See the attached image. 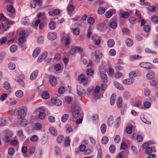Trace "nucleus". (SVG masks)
Returning a JSON list of instances; mask_svg holds the SVG:
<instances>
[{
    "label": "nucleus",
    "mask_w": 158,
    "mask_h": 158,
    "mask_svg": "<svg viewBox=\"0 0 158 158\" xmlns=\"http://www.w3.org/2000/svg\"><path fill=\"white\" fill-rule=\"evenodd\" d=\"M1 27L5 31H6L9 27V24L7 23H2Z\"/></svg>",
    "instance_id": "nucleus-51"
},
{
    "label": "nucleus",
    "mask_w": 158,
    "mask_h": 158,
    "mask_svg": "<svg viewBox=\"0 0 158 158\" xmlns=\"http://www.w3.org/2000/svg\"><path fill=\"white\" fill-rule=\"evenodd\" d=\"M92 32L89 31V38L96 45H98L101 42V40L100 37L96 34L92 35Z\"/></svg>",
    "instance_id": "nucleus-4"
},
{
    "label": "nucleus",
    "mask_w": 158,
    "mask_h": 158,
    "mask_svg": "<svg viewBox=\"0 0 158 158\" xmlns=\"http://www.w3.org/2000/svg\"><path fill=\"white\" fill-rule=\"evenodd\" d=\"M108 70V75L110 77H112L114 73V70L110 67L109 68Z\"/></svg>",
    "instance_id": "nucleus-52"
},
{
    "label": "nucleus",
    "mask_w": 158,
    "mask_h": 158,
    "mask_svg": "<svg viewBox=\"0 0 158 158\" xmlns=\"http://www.w3.org/2000/svg\"><path fill=\"white\" fill-rule=\"evenodd\" d=\"M49 28L52 30L54 29L56 27V24L54 21H51L49 24Z\"/></svg>",
    "instance_id": "nucleus-36"
},
{
    "label": "nucleus",
    "mask_w": 158,
    "mask_h": 158,
    "mask_svg": "<svg viewBox=\"0 0 158 158\" xmlns=\"http://www.w3.org/2000/svg\"><path fill=\"white\" fill-rule=\"evenodd\" d=\"M35 129L38 131L40 130L42 128L41 124L40 123H36L34 125Z\"/></svg>",
    "instance_id": "nucleus-41"
},
{
    "label": "nucleus",
    "mask_w": 158,
    "mask_h": 158,
    "mask_svg": "<svg viewBox=\"0 0 158 158\" xmlns=\"http://www.w3.org/2000/svg\"><path fill=\"white\" fill-rule=\"evenodd\" d=\"M96 147L98 150L97 158H101L102 156V150L101 148V146L100 145L98 144L97 145Z\"/></svg>",
    "instance_id": "nucleus-20"
},
{
    "label": "nucleus",
    "mask_w": 158,
    "mask_h": 158,
    "mask_svg": "<svg viewBox=\"0 0 158 158\" xmlns=\"http://www.w3.org/2000/svg\"><path fill=\"white\" fill-rule=\"evenodd\" d=\"M114 42L113 39H110L107 41V45L109 48L113 47L114 45Z\"/></svg>",
    "instance_id": "nucleus-31"
},
{
    "label": "nucleus",
    "mask_w": 158,
    "mask_h": 158,
    "mask_svg": "<svg viewBox=\"0 0 158 158\" xmlns=\"http://www.w3.org/2000/svg\"><path fill=\"white\" fill-rule=\"evenodd\" d=\"M110 152L111 153H114L115 152V148L113 144L110 145L109 148Z\"/></svg>",
    "instance_id": "nucleus-48"
},
{
    "label": "nucleus",
    "mask_w": 158,
    "mask_h": 158,
    "mask_svg": "<svg viewBox=\"0 0 158 158\" xmlns=\"http://www.w3.org/2000/svg\"><path fill=\"white\" fill-rule=\"evenodd\" d=\"M80 114V109L74 110L72 112V115L73 118H77Z\"/></svg>",
    "instance_id": "nucleus-25"
},
{
    "label": "nucleus",
    "mask_w": 158,
    "mask_h": 158,
    "mask_svg": "<svg viewBox=\"0 0 158 158\" xmlns=\"http://www.w3.org/2000/svg\"><path fill=\"white\" fill-rule=\"evenodd\" d=\"M98 118V116L97 114H93L91 118V119L93 121H96Z\"/></svg>",
    "instance_id": "nucleus-64"
},
{
    "label": "nucleus",
    "mask_w": 158,
    "mask_h": 158,
    "mask_svg": "<svg viewBox=\"0 0 158 158\" xmlns=\"http://www.w3.org/2000/svg\"><path fill=\"white\" fill-rule=\"evenodd\" d=\"M110 26L112 28L115 29L116 27L117 24L115 22L112 21L110 23Z\"/></svg>",
    "instance_id": "nucleus-59"
},
{
    "label": "nucleus",
    "mask_w": 158,
    "mask_h": 158,
    "mask_svg": "<svg viewBox=\"0 0 158 158\" xmlns=\"http://www.w3.org/2000/svg\"><path fill=\"white\" fill-rule=\"evenodd\" d=\"M139 65L141 67L145 69L146 70L153 68V65L152 64L148 62H142L139 64Z\"/></svg>",
    "instance_id": "nucleus-7"
},
{
    "label": "nucleus",
    "mask_w": 158,
    "mask_h": 158,
    "mask_svg": "<svg viewBox=\"0 0 158 158\" xmlns=\"http://www.w3.org/2000/svg\"><path fill=\"white\" fill-rule=\"evenodd\" d=\"M154 76V73L153 71H150L147 74L146 77L148 79H152Z\"/></svg>",
    "instance_id": "nucleus-28"
},
{
    "label": "nucleus",
    "mask_w": 158,
    "mask_h": 158,
    "mask_svg": "<svg viewBox=\"0 0 158 158\" xmlns=\"http://www.w3.org/2000/svg\"><path fill=\"white\" fill-rule=\"evenodd\" d=\"M63 138V135H58L56 139L57 142L59 143H61L62 142Z\"/></svg>",
    "instance_id": "nucleus-53"
},
{
    "label": "nucleus",
    "mask_w": 158,
    "mask_h": 158,
    "mask_svg": "<svg viewBox=\"0 0 158 158\" xmlns=\"http://www.w3.org/2000/svg\"><path fill=\"white\" fill-rule=\"evenodd\" d=\"M115 94H112L110 98V104L111 105H113L115 103V100L116 98Z\"/></svg>",
    "instance_id": "nucleus-35"
},
{
    "label": "nucleus",
    "mask_w": 158,
    "mask_h": 158,
    "mask_svg": "<svg viewBox=\"0 0 158 158\" xmlns=\"http://www.w3.org/2000/svg\"><path fill=\"white\" fill-rule=\"evenodd\" d=\"M42 98L44 99H48L49 97V93L46 91H44L43 92L41 95Z\"/></svg>",
    "instance_id": "nucleus-26"
},
{
    "label": "nucleus",
    "mask_w": 158,
    "mask_h": 158,
    "mask_svg": "<svg viewBox=\"0 0 158 158\" xmlns=\"http://www.w3.org/2000/svg\"><path fill=\"white\" fill-rule=\"evenodd\" d=\"M27 109L25 107L19 108L17 112L18 118L22 119L24 118L27 115Z\"/></svg>",
    "instance_id": "nucleus-3"
},
{
    "label": "nucleus",
    "mask_w": 158,
    "mask_h": 158,
    "mask_svg": "<svg viewBox=\"0 0 158 158\" xmlns=\"http://www.w3.org/2000/svg\"><path fill=\"white\" fill-rule=\"evenodd\" d=\"M130 23L132 25L135 24L137 22L136 19L135 17H131L128 19Z\"/></svg>",
    "instance_id": "nucleus-38"
},
{
    "label": "nucleus",
    "mask_w": 158,
    "mask_h": 158,
    "mask_svg": "<svg viewBox=\"0 0 158 158\" xmlns=\"http://www.w3.org/2000/svg\"><path fill=\"white\" fill-rule=\"evenodd\" d=\"M37 41L39 44H42L44 41V37L42 36L39 37L37 39Z\"/></svg>",
    "instance_id": "nucleus-62"
},
{
    "label": "nucleus",
    "mask_w": 158,
    "mask_h": 158,
    "mask_svg": "<svg viewBox=\"0 0 158 158\" xmlns=\"http://www.w3.org/2000/svg\"><path fill=\"white\" fill-rule=\"evenodd\" d=\"M13 135L12 133H11L9 136H6L3 138V140L4 142L6 143H8L10 140V138Z\"/></svg>",
    "instance_id": "nucleus-27"
},
{
    "label": "nucleus",
    "mask_w": 158,
    "mask_h": 158,
    "mask_svg": "<svg viewBox=\"0 0 158 158\" xmlns=\"http://www.w3.org/2000/svg\"><path fill=\"white\" fill-rule=\"evenodd\" d=\"M49 78L50 84L52 86H55L57 83L56 78L53 76L50 75Z\"/></svg>",
    "instance_id": "nucleus-12"
},
{
    "label": "nucleus",
    "mask_w": 158,
    "mask_h": 158,
    "mask_svg": "<svg viewBox=\"0 0 158 158\" xmlns=\"http://www.w3.org/2000/svg\"><path fill=\"white\" fill-rule=\"evenodd\" d=\"M103 54L101 51L100 50H96L94 52L91 53V56L94 61L96 63H99L100 59L102 58Z\"/></svg>",
    "instance_id": "nucleus-1"
},
{
    "label": "nucleus",
    "mask_w": 158,
    "mask_h": 158,
    "mask_svg": "<svg viewBox=\"0 0 158 158\" xmlns=\"http://www.w3.org/2000/svg\"><path fill=\"white\" fill-rule=\"evenodd\" d=\"M57 37L56 34L55 32H50L48 35V38L50 40H54Z\"/></svg>",
    "instance_id": "nucleus-15"
},
{
    "label": "nucleus",
    "mask_w": 158,
    "mask_h": 158,
    "mask_svg": "<svg viewBox=\"0 0 158 158\" xmlns=\"http://www.w3.org/2000/svg\"><path fill=\"white\" fill-rule=\"evenodd\" d=\"M41 49L40 48H36L34 51L33 54L32 56L34 57H36L39 54L40 52Z\"/></svg>",
    "instance_id": "nucleus-21"
},
{
    "label": "nucleus",
    "mask_w": 158,
    "mask_h": 158,
    "mask_svg": "<svg viewBox=\"0 0 158 158\" xmlns=\"http://www.w3.org/2000/svg\"><path fill=\"white\" fill-rule=\"evenodd\" d=\"M28 124V122L27 120L26 119H23L21 122L20 124L22 126L25 127Z\"/></svg>",
    "instance_id": "nucleus-47"
},
{
    "label": "nucleus",
    "mask_w": 158,
    "mask_h": 158,
    "mask_svg": "<svg viewBox=\"0 0 158 158\" xmlns=\"http://www.w3.org/2000/svg\"><path fill=\"white\" fill-rule=\"evenodd\" d=\"M140 118L142 121L144 123L148 124H149L151 123L150 122L147 121L143 115H141L140 116Z\"/></svg>",
    "instance_id": "nucleus-58"
},
{
    "label": "nucleus",
    "mask_w": 158,
    "mask_h": 158,
    "mask_svg": "<svg viewBox=\"0 0 158 158\" xmlns=\"http://www.w3.org/2000/svg\"><path fill=\"white\" fill-rule=\"evenodd\" d=\"M24 78V76L23 75H19L17 78V81L19 83V85L23 87L25 86V84L23 81V79Z\"/></svg>",
    "instance_id": "nucleus-8"
},
{
    "label": "nucleus",
    "mask_w": 158,
    "mask_h": 158,
    "mask_svg": "<svg viewBox=\"0 0 158 158\" xmlns=\"http://www.w3.org/2000/svg\"><path fill=\"white\" fill-rule=\"evenodd\" d=\"M40 110L39 111V118L40 119H44L46 116V114L44 112V107H40Z\"/></svg>",
    "instance_id": "nucleus-9"
},
{
    "label": "nucleus",
    "mask_w": 158,
    "mask_h": 158,
    "mask_svg": "<svg viewBox=\"0 0 158 158\" xmlns=\"http://www.w3.org/2000/svg\"><path fill=\"white\" fill-rule=\"evenodd\" d=\"M114 85L117 89L121 90H123L124 89V88L123 86L117 81L114 82Z\"/></svg>",
    "instance_id": "nucleus-17"
},
{
    "label": "nucleus",
    "mask_w": 158,
    "mask_h": 158,
    "mask_svg": "<svg viewBox=\"0 0 158 158\" xmlns=\"http://www.w3.org/2000/svg\"><path fill=\"white\" fill-rule=\"evenodd\" d=\"M145 51L146 53H152L154 54H157V52H156L153 51L149 48H146L145 49Z\"/></svg>",
    "instance_id": "nucleus-50"
},
{
    "label": "nucleus",
    "mask_w": 158,
    "mask_h": 158,
    "mask_svg": "<svg viewBox=\"0 0 158 158\" xmlns=\"http://www.w3.org/2000/svg\"><path fill=\"white\" fill-rule=\"evenodd\" d=\"M122 99L121 97H119L117 102V106L118 108H120L122 105Z\"/></svg>",
    "instance_id": "nucleus-30"
},
{
    "label": "nucleus",
    "mask_w": 158,
    "mask_h": 158,
    "mask_svg": "<svg viewBox=\"0 0 158 158\" xmlns=\"http://www.w3.org/2000/svg\"><path fill=\"white\" fill-rule=\"evenodd\" d=\"M52 103L57 106H59L61 105L62 101L59 99L53 98L51 99Z\"/></svg>",
    "instance_id": "nucleus-13"
},
{
    "label": "nucleus",
    "mask_w": 158,
    "mask_h": 158,
    "mask_svg": "<svg viewBox=\"0 0 158 158\" xmlns=\"http://www.w3.org/2000/svg\"><path fill=\"white\" fill-rule=\"evenodd\" d=\"M38 73V71L35 70L31 74L30 76V79L31 80L35 79L37 77Z\"/></svg>",
    "instance_id": "nucleus-22"
},
{
    "label": "nucleus",
    "mask_w": 158,
    "mask_h": 158,
    "mask_svg": "<svg viewBox=\"0 0 158 158\" xmlns=\"http://www.w3.org/2000/svg\"><path fill=\"white\" fill-rule=\"evenodd\" d=\"M114 118L113 116H110L108 118L107 121V125L110 127H111L114 123Z\"/></svg>",
    "instance_id": "nucleus-18"
},
{
    "label": "nucleus",
    "mask_w": 158,
    "mask_h": 158,
    "mask_svg": "<svg viewBox=\"0 0 158 158\" xmlns=\"http://www.w3.org/2000/svg\"><path fill=\"white\" fill-rule=\"evenodd\" d=\"M135 79L133 78H129L124 80L123 83L126 85H129L133 84L135 81Z\"/></svg>",
    "instance_id": "nucleus-10"
},
{
    "label": "nucleus",
    "mask_w": 158,
    "mask_h": 158,
    "mask_svg": "<svg viewBox=\"0 0 158 158\" xmlns=\"http://www.w3.org/2000/svg\"><path fill=\"white\" fill-rule=\"evenodd\" d=\"M122 31L123 35H128L130 33L129 29L126 28H123L122 30Z\"/></svg>",
    "instance_id": "nucleus-49"
},
{
    "label": "nucleus",
    "mask_w": 158,
    "mask_h": 158,
    "mask_svg": "<svg viewBox=\"0 0 158 158\" xmlns=\"http://www.w3.org/2000/svg\"><path fill=\"white\" fill-rule=\"evenodd\" d=\"M69 115L68 114H63L61 117V121L63 123L65 122L69 118Z\"/></svg>",
    "instance_id": "nucleus-39"
},
{
    "label": "nucleus",
    "mask_w": 158,
    "mask_h": 158,
    "mask_svg": "<svg viewBox=\"0 0 158 158\" xmlns=\"http://www.w3.org/2000/svg\"><path fill=\"white\" fill-rule=\"evenodd\" d=\"M78 79L81 81L80 83L83 84L84 86L88 84V79L86 77L85 75L83 74H81L79 76Z\"/></svg>",
    "instance_id": "nucleus-5"
},
{
    "label": "nucleus",
    "mask_w": 158,
    "mask_h": 158,
    "mask_svg": "<svg viewBox=\"0 0 158 158\" xmlns=\"http://www.w3.org/2000/svg\"><path fill=\"white\" fill-rule=\"evenodd\" d=\"M47 55L48 53L47 52H44L43 54L38 57L37 60V62L40 63L42 62L47 56Z\"/></svg>",
    "instance_id": "nucleus-11"
},
{
    "label": "nucleus",
    "mask_w": 158,
    "mask_h": 158,
    "mask_svg": "<svg viewBox=\"0 0 158 158\" xmlns=\"http://www.w3.org/2000/svg\"><path fill=\"white\" fill-rule=\"evenodd\" d=\"M126 43L128 46H131L133 44L132 40L131 39L129 38H128L126 40Z\"/></svg>",
    "instance_id": "nucleus-46"
},
{
    "label": "nucleus",
    "mask_w": 158,
    "mask_h": 158,
    "mask_svg": "<svg viewBox=\"0 0 158 158\" xmlns=\"http://www.w3.org/2000/svg\"><path fill=\"white\" fill-rule=\"evenodd\" d=\"M75 9L74 6L73 5L68 4L67 9L68 13H71Z\"/></svg>",
    "instance_id": "nucleus-23"
},
{
    "label": "nucleus",
    "mask_w": 158,
    "mask_h": 158,
    "mask_svg": "<svg viewBox=\"0 0 158 158\" xmlns=\"http://www.w3.org/2000/svg\"><path fill=\"white\" fill-rule=\"evenodd\" d=\"M49 131L51 134L54 136H56L57 135V130L54 127H52L49 129Z\"/></svg>",
    "instance_id": "nucleus-19"
},
{
    "label": "nucleus",
    "mask_w": 158,
    "mask_h": 158,
    "mask_svg": "<svg viewBox=\"0 0 158 158\" xmlns=\"http://www.w3.org/2000/svg\"><path fill=\"white\" fill-rule=\"evenodd\" d=\"M140 74V72L139 71L136 70L130 72L129 74V76L130 78H133L139 75Z\"/></svg>",
    "instance_id": "nucleus-14"
},
{
    "label": "nucleus",
    "mask_w": 158,
    "mask_h": 158,
    "mask_svg": "<svg viewBox=\"0 0 158 158\" xmlns=\"http://www.w3.org/2000/svg\"><path fill=\"white\" fill-rule=\"evenodd\" d=\"M16 97L18 98H21L23 95V93L22 91L20 90H17L15 93Z\"/></svg>",
    "instance_id": "nucleus-29"
},
{
    "label": "nucleus",
    "mask_w": 158,
    "mask_h": 158,
    "mask_svg": "<svg viewBox=\"0 0 158 158\" xmlns=\"http://www.w3.org/2000/svg\"><path fill=\"white\" fill-rule=\"evenodd\" d=\"M101 78L102 81L105 83L107 82L108 81L107 79V75L106 73L103 72H101L100 73Z\"/></svg>",
    "instance_id": "nucleus-16"
},
{
    "label": "nucleus",
    "mask_w": 158,
    "mask_h": 158,
    "mask_svg": "<svg viewBox=\"0 0 158 158\" xmlns=\"http://www.w3.org/2000/svg\"><path fill=\"white\" fill-rule=\"evenodd\" d=\"M109 141V139L108 137L106 136H103L101 139L102 143L104 144H107Z\"/></svg>",
    "instance_id": "nucleus-32"
},
{
    "label": "nucleus",
    "mask_w": 158,
    "mask_h": 158,
    "mask_svg": "<svg viewBox=\"0 0 158 158\" xmlns=\"http://www.w3.org/2000/svg\"><path fill=\"white\" fill-rule=\"evenodd\" d=\"M10 85L8 81L5 82L3 84V88L6 90H9L10 88Z\"/></svg>",
    "instance_id": "nucleus-42"
},
{
    "label": "nucleus",
    "mask_w": 158,
    "mask_h": 158,
    "mask_svg": "<svg viewBox=\"0 0 158 158\" xmlns=\"http://www.w3.org/2000/svg\"><path fill=\"white\" fill-rule=\"evenodd\" d=\"M101 131L102 134H104L105 133L106 129V125L105 123L102 124L101 126Z\"/></svg>",
    "instance_id": "nucleus-33"
},
{
    "label": "nucleus",
    "mask_w": 158,
    "mask_h": 158,
    "mask_svg": "<svg viewBox=\"0 0 158 158\" xmlns=\"http://www.w3.org/2000/svg\"><path fill=\"white\" fill-rule=\"evenodd\" d=\"M73 32L75 35H78L80 33V29L78 27L75 28L73 29Z\"/></svg>",
    "instance_id": "nucleus-56"
},
{
    "label": "nucleus",
    "mask_w": 158,
    "mask_h": 158,
    "mask_svg": "<svg viewBox=\"0 0 158 158\" xmlns=\"http://www.w3.org/2000/svg\"><path fill=\"white\" fill-rule=\"evenodd\" d=\"M73 131V129L71 126L69 125H67L65 127V132L67 134L70 133Z\"/></svg>",
    "instance_id": "nucleus-24"
},
{
    "label": "nucleus",
    "mask_w": 158,
    "mask_h": 158,
    "mask_svg": "<svg viewBox=\"0 0 158 158\" xmlns=\"http://www.w3.org/2000/svg\"><path fill=\"white\" fill-rule=\"evenodd\" d=\"M15 152V149L13 148H10L8 149V153L10 156L13 155L14 154Z\"/></svg>",
    "instance_id": "nucleus-54"
},
{
    "label": "nucleus",
    "mask_w": 158,
    "mask_h": 158,
    "mask_svg": "<svg viewBox=\"0 0 158 158\" xmlns=\"http://www.w3.org/2000/svg\"><path fill=\"white\" fill-rule=\"evenodd\" d=\"M7 12L6 15L10 18L14 19L15 16V10L11 5H7L6 7Z\"/></svg>",
    "instance_id": "nucleus-2"
},
{
    "label": "nucleus",
    "mask_w": 158,
    "mask_h": 158,
    "mask_svg": "<svg viewBox=\"0 0 158 158\" xmlns=\"http://www.w3.org/2000/svg\"><path fill=\"white\" fill-rule=\"evenodd\" d=\"M143 29L144 31L147 32H149L150 31V27L148 25H144L143 27Z\"/></svg>",
    "instance_id": "nucleus-61"
},
{
    "label": "nucleus",
    "mask_w": 158,
    "mask_h": 158,
    "mask_svg": "<svg viewBox=\"0 0 158 158\" xmlns=\"http://www.w3.org/2000/svg\"><path fill=\"white\" fill-rule=\"evenodd\" d=\"M122 17L124 19H127L129 16V13L128 12H124L122 13Z\"/></svg>",
    "instance_id": "nucleus-57"
},
{
    "label": "nucleus",
    "mask_w": 158,
    "mask_h": 158,
    "mask_svg": "<svg viewBox=\"0 0 158 158\" xmlns=\"http://www.w3.org/2000/svg\"><path fill=\"white\" fill-rule=\"evenodd\" d=\"M42 155V151L41 150H37L35 153V158H41Z\"/></svg>",
    "instance_id": "nucleus-37"
},
{
    "label": "nucleus",
    "mask_w": 158,
    "mask_h": 158,
    "mask_svg": "<svg viewBox=\"0 0 158 158\" xmlns=\"http://www.w3.org/2000/svg\"><path fill=\"white\" fill-rule=\"evenodd\" d=\"M23 24L27 25L28 24L29 22V19L27 17H25L23 18L22 20Z\"/></svg>",
    "instance_id": "nucleus-45"
},
{
    "label": "nucleus",
    "mask_w": 158,
    "mask_h": 158,
    "mask_svg": "<svg viewBox=\"0 0 158 158\" xmlns=\"http://www.w3.org/2000/svg\"><path fill=\"white\" fill-rule=\"evenodd\" d=\"M106 9L103 7H100L98 10V13L100 15L102 14L105 13Z\"/></svg>",
    "instance_id": "nucleus-44"
},
{
    "label": "nucleus",
    "mask_w": 158,
    "mask_h": 158,
    "mask_svg": "<svg viewBox=\"0 0 158 158\" xmlns=\"http://www.w3.org/2000/svg\"><path fill=\"white\" fill-rule=\"evenodd\" d=\"M17 46L15 44L12 45L10 48V50L11 52H15L17 50Z\"/></svg>",
    "instance_id": "nucleus-40"
},
{
    "label": "nucleus",
    "mask_w": 158,
    "mask_h": 158,
    "mask_svg": "<svg viewBox=\"0 0 158 158\" xmlns=\"http://www.w3.org/2000/svg\"><path fill=\"white\" fill-rule=\"evenodd\" d=\"M157 83V80L156 79H153L150 81V84L152 86H155Z\"/></svg>",
    "instance_id": "nucleus-60"
},
{
    "label": "nucleus",
    "mask_w": 158,
    "mask_h": 158,
    "mask_svg": "<svg viewBox=\"0 0 158 158\" xmlns=\"http://www.w3.org/2000/svg\"><path fill=\"white\" fill-rule=\"evenodd\" d=\"M116 124H115L114 126L115 128H118L120 123H121V118L120 117L118 116L116 120Z\"/></svg>",
    "instance_id": "nucleus-43"
},
{
    "label": "nucleus",
    "mask_w": 158,
    "mask_h": 158,
    "mask_svg": "<svg viewBox=\"0 0 158 158\" xmlns=\"http://www.w3.org/2000/svg\"><path fill=\"white\" fill-rule=\"evenodd\" d=\"M77 94L80 97H83L85 95V91L81 85H77Z\"/></svg>",
    "instance_id": "nucleus-6"
},
{
    "label": "nucleus",
    "mask_w": 158,
    "mask_h": 158,
    "mask_svg": "<svg viewBox=\"0 0 158 158\" xmlns=\"http://www.w3.org/2000/svg\"><path fill=\"white\" fill-rule=\"evenodd\" d=\"M135 106L141 109L143 108V107L142 106L141 102L139 101H137L135 102Z\"/></svg>",
    "instance_id": "nucleus-55"
},
{
    "label": "nucleus",
    "mask_w": 158,
    "mask_h": 158,
    "mask_svg": "<svg viewBox=\"0 0 158 158\" xmlns=\"http://www.w3.org/2000/svg\"><path fill=\"white\" fill-rule=\"evenodd\" d=\"M8 68L10 69L14 70L15 68V65L12 63H11L8 64Z\"/></svg>",
    "instance_id": "nucleus-63"
},
{
    "label": "nucleus",
    "mask_w": 158,
    "mask_h": 158,
    "mask_svg": "<svg viewBox=\"0 0 158 158\" xmlns=\"http://www.w3.org/2000/svg\"><path fill=\"white\" fill-rule=\"evenodd\" d=\"M70 139L69 136L65 137L64 141V145L66 146H69L70 145Z\"/></svg>",
    "instance_id": "nucleus-34"
}]
</instances>
